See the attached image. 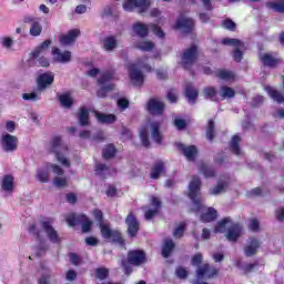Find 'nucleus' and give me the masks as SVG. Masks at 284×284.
I'll return each mask as SVG.
<instances>
[{
  "instance_id": "obj_1",
  "label": "nucleus",
  "mask_w": 284,
  "mask_h": 284,
  "mask_svg": "<svg viewBox=\"0 0 284 284\" xmlns=\"http://www.w3.org/2000/svg\"><path fill=\"white\" fill-rule=\"evenodd\" d=\"M93 216L98 222L101 235L105 241H111V243H116L122 247L125 245V239H123V233H121V231L119 230H112L110 227V224H105L103 220V211L94 209Z\"/></svg>"
},
{
  "instance_id": "obj_2",
  "label": "nucleus",
  "mask_w": 284,
  "mask_h": 284,
  "mask_svg": "<svg viewBox=\"0 0 284 284\" xmlns=\"http://www.w3.org/2000/svg\"><path fill=\"white\" fill-rule=\"evenodd\" d=\"M50 145V152L51 154L55 155L57 161H59L61 165H64V168H70V160L65 158V154H68L70 149L68 148V145L63 144V140L61 139V136H53Z\"/></svg>"
},
{
  "instance_id": "obj_3",
  "label": "nucleus",
  "mask_w": 284,
  "mask_h": 284,
  "mask_svg": "<svg viewBox=\"0 0 284 284\" xmlns=\"http://www.w3.org/2000/svg\"><path fill=\"white\" fill-rule=\"evenodd\" d=\"M201 178L194 175L189 184V199H191L195 206V212H203V197L201 196Z\"/></svg>"
},
{
  "instance_id": "obj_4",
  "label": "nucleus",
  "mask_w": 284,
  "mask_h": 284,
  "mask_svg": "<svg viewBox=\"0 0 284 284\" xmlns=\"http://www.w3.org/2000/svg\"><path fill=\"white\" fill-rule=\"evenodd\" d=\"M220 272L221 270L216 268L214 265L204 263L195 271L196 280L194 281V284H210L207 282H203V278H206L207 281L216 278Z\"/></svg>"
},
{
  "instance_id": "obj_5",
  "label": "nucleus",
  "mask_w": 284,
  "mask_h": 284,
  "mask_svg": "<svg viewBox=\"0 0 284 284\" xmlns=\"http://www.w3.org/2000/svg\"><path fill=\"white\" fill-rule=\"evenodd\" d=\"M196 61H199V47L192 44L183 51L181 55V65L183 70H192V67Z\"/></svg>"
},
{
  "instance_id": "obj_6",
  "label": "nucleus",
  "mask_w": 284,
  "mask_h": 284,
  "mask_svg": "<svg viewBox=\"0 0 284 284\" xmlns=\"http://www.w3.org/2000/svg\"><path fill=\"white\" fill-rule=\"evenodd\" d=\"M123 9L126 12H134L136 10L139 14L148 12L150 10V1L148 0H126L123 2Z\"/></svg>"
},
{
  "instance_id": "obj_7",
  "label": "nucleus",
  "mask_w": 284,
  "mask_h": 284,
  "mask_svg": "<svg viewBox=\"0 0 284 284\" xmlns=\"http://www.w3.org/2000/svg\"><path fill=\"white\" fill-rule=\"evenodd\" d=\"M125 225H126V234L130 239H136L139 234V230H141V223L134 212L130 211L125 217Z\"/></svg>"
},
{
  "instance_id": "obj_8",
  "label": "nucleus",
  "mask_w": 284,
  "mask_h": 284,
  "mask_svg": "<svg viewBox=\"0 0 284 284\" xmlns=\"http://www.w3.org/2000/svg\"><path fill=\"white\" fill-rule=\"evenodd\" d=\"M52 223H54V220L52 217H47L41 221V227L45 232L50 243H61L59 232L53 229Z\"/></svg>"
},
{
  "instance_id": "obj_9",
  "label": "nucleus",
  "mask_w": 284,
  "mask_h": 284,
  "mask_svg": "<svg viewBox=\"0 0 284 284\" xmlns=\"http://www.w3.org/2000/svg\"><path fill=\"white\" fill-rule=\"evenodd\" d=\"M23 23H27L28 26H30L29 34L31 37H41V32H43L41 18H37L34 16H24Z\"/></svg>"
},
{
  "instance_id": "obj_10",
  "label": "nucleus",
  "mask_w": 284,
  "mask_h": 284,
  "mask_svg": "<svg viewBox=\"0 0 284 284\" xmlns=\"http://www.w3.org/2000/svg\"><path fill=\"white\" fill-rule=\"evenodd\" d=\"M0 145L3 152H17L19 148V138L9 133L2 134Z\"/></svg>"
},
{
  "instance_id": "obj_11",
  "label": "nucleus",
  "mask_w": 284,
  "mask_h": 284,
  "mask_svg": "<svg viewBox=\"0 0 284 284\" xmlns=\"http://www.w3.org/2000/svg\"><path fill=\"white\" fill-rule=\"evenodd\" d=\"M146 111L152 116H163L165 112V103L159 101L156 98H151L146 103Z\"/></svg>"
},
{
  "instance_id": "obj_12",
  "label": "nucleus",
  "mask_w": 284,
  "mask_h": 284,
  "mask_svg": "<svg viewBox=\"0 0 284 284\" xmlns=\"http://www.w3.org/2000/svg\"><path fill=\"white\" fill-rule=\"evenodd\" d=\"M222 44L223 45H234V51H233V60L235 63H241L243 61V51H241V45H243V42L239 39L234 38H224L222 39Z\"/></svg>"
},
{
  "instance_id": "obj_13",
  "label": "nucleus",
  "mask_w": 284,
  "mask_h": 284,
  "mask_svg": "<svg viewBox=\"0 0 284 284\" xmlns=\"http://www.w3.org/2000/svg\"><path fill=\"white\" fill-rule=\"evenodd\" d=\"M37 88L39 92H43V90H48L52 83H54V73L52 71H47L40 74L36 79Z\"/></svg>"
},
{
  "instance_id": "obj_14",
  "label": "nucleus",
  "mask_w": 284,
  "mask_h": 284,
  "mask_svg": "<svg viewBox=\"0 0 284 284\" xmlns=\"http://www.w3.org/2000/svg\"><path fill=\"white\" fill-rule=\"evenodd\" d=\"M129 70V79L133 85H136L141 88L143 83H145V77L143 75V72L136 68L135 63H132L128 68Z\"/></svg>"
},
{
  "instance_id": "obj_15",
  "label": "nucleus",
  "mask_w": 284,
  "mask_h": 284,
  "mask_svg": "<svg viewBox=\"0 0 284 284\" xmlns=\"http://www.w3.org/2000/svg\"><path fill=\"white\" fill-rule=\"evenodd\" d=\"M174 30H183L184 34H192L194 32V20L180 16L174 24Z\"/></svg>"
},
{
  "instance_id": "obj_16",
  "label": "nucleus",
  "mask_w": 284,
  "mask_h": 284,
  "mask_svg": "<svg viewBox=\"0 0 284 284\" xmlns=\"http://www.w3.org/2000/svg\"><path fill=\"white\" fill-rule=\"evenodd\" d=\"M146 256L145 252L141 250H133L128 252V263L129 265H143L145 263Z\"/></svg>"
},
{
  "instance_id": "obj_17",
  "label": "nucleus",
  "mask_w": 284,
  "mask_h": 284,
  "mask_svg": "<svg viewBox=\"0 0 284 284\" xmlns=\"http://www.w3.org/2000/svg\"><path fill=\"white\" fill-rule=\"evenodd\" d=\"M260 61L264 68H276L283 63L282 58H275L272 53H263L260 55Z\"/></svg>"
},
{
  "instance_id": "obj_18",
  "label": "nucleus",
  "mask_w": 284,
  "mask_h": 284,
  "mask_svg": "<svg viewBox=\"0 0 284 284\" xmlns=\"http://www.w3.org/2000/svg\"><path fill=\"white\" fill-rule=\"evenodd\" d=\"M261 248V240L256 237H250L247 245L244 247V254L245 256H255V254L258 253V250Z\"/></svg>"
},
{
  "instance_id": "obj_19",
  "label": "nucleus",
  "mask_w": 284,
  "mask_h": 284,
  "mask_svg": "<svg viewBox=\"0 0 284 284\" xmlns=\"http://www.w3.org/2000/svg\"><path fill=\"white\" fill-rule=\"evenodd\" d=\"M178 148L183 152L187 161H196V156L199 155V149H196V145L185 146L183 143H179Z\"/></svg>"
},
{
  "instance_id": "obj_20",
  "label": "nucleus",
  "mask_w": 284,
  "mask_h": 284,
  "mask_svg": "<svg viewBox=\"0 0 284 284\" xmlns=\"http://www.w3.org/2000/svg\"><path fill=\"white\" fill-rule=\"evenodd\" d=\"M81 36V30L72 29L67 34H62L59 39L62 45H70V43H74L77 38Z\"/></svg>"
},
{
  "instance_id": "obj_21",
  "label": "nucleus",
  "mask_w": 284,
  "mask_h": 284,
  "mask_svg": "<svg viewBox=\"0 0 284 284\" xmlns=\"http://www.w3.org/2000/svg\"><path fill=\"white\" fill-rule=\"evenodd\" d=\"M52 54L58 63H70V61H72V52L70 51L61 52L59 48L54 47Z\"/></svg>"
},
{
  "instance_id": "obj_22",
  "label": "nucleus",
  "mask_w": 284,
  "mask_h": 284,
  "mask_svg": "<svg viewBox=\"0 0 284 284\" xmlns=\"http://www.w3.org/2000/svg\"><path fill=\"white\" fill-rule=\"evenodd\" d=\"M151 128V136L158 145L163 143V134L161 133V122L154 121L150 124Z\"/></svg>"
},
{
  "instance_id": "obj_23",
  "label": "nucleus",
  "mask_w": 284,
  "mask_h": 284,
  "mask_svg": "<svg viewBox=\"0 0 284 284\" xmlns=\"http://www.w3.org/2000/svg\"><path fill=\"white\" fill-rule=\"evenodd\" d=\"M241 232H243V227H241V224H233L227 230V233H226L227 241H231V243H236L241 237Z\"/></svg>"
},
{
  "instance_id": "obj_24",
  "label": "nucleus",
  "mask_w": 284,
  "mask_h": 284,
  "mask_svg": "<svg viewBox=\"0 0 284 284\" xmlns=\"http://www.w3.org/2000/svg\"><path fill=\"white\" fill-rule=\"evenodd\" d=\"M165 172V163L163 161H158L151 166L150 179L156 181L161 179V174Z\"/></svg>"
},
{
  "instance_id": "obj_25",
  "label": "nucleus",
  "mask_w": 284,
  "mask_h": 284,
  "mask_svg": "<svg viewBox=\"0 0 284 284\" xmlns=\"http://www.w3.org/2000/svg\"><path fill=\"white\" fill-rule=\"evenodd\" d=\"M50 45H52V40L50 39L44 40L40 45H38L31 52V55L33 57V59H39L41 54H45V52H48V48H50Z\"/></svg>"
},
{
  "instance_id": "obj_26",
  "label": "nucleus",
  "mask_w": 284,
  "mask_h": 284,
  "mask_svg": "<svg viewBox=\"0 0 284 284\" xmlns=\"http://www.w3.org/2000/svg\"><path fill=\"white\" fill-rule=\"evenodd\" d=\"M217 216L219 213L216 212V209L209 207L206 212L200 215V221H202V223H212V221H216Z\"/></svg>"
},
{
  "instance_id": "obj_27",
  "label": "nucleus",
  "mask_w": 284,
  "mask_h": 284,
  "mask_svg": "<svg viewBox=\"0 0 284 284\" xmlns=\"http://www.w3.org/2000/svg\"><path fill=\"white\" fill-rule=\"evenodd\" d=\"M265 6L268 8V10H273V12L284 14V0L267 1Z\"/></svg>"
},
{
  "instance_id": "obj_28",
  "label": "nucleus",
  "mask_w": 284,
  "mask_h": 284,
  "mask_svg": "<svg viewBox=\"0 0 284 284\" xmlns=\"http://www.w3.org/2000/svg\"><path fill=\"white\" fill-rule=\"evenodd\" d=\"M1 187L3 192H12L14 190V176L7 174L2 178Z\"/></svg>"
},
{
  "instance_id": "obj_29",
  "label": "nucleus",
  "mask_w": 284,
  "mask_h": 284,
  "mask_svg": "<svg viewBox=\"0 0 284 284\" xmlns=\"http://www.w3.org/2000/svg\"><path fill=\"white\" fill-rule=\"evenodd\" d=\"M205 99H209L210 101H213L215 103H219L221 101V98H219V91L214 87H206L203 90Z\"/></svg>"
},
{
  "instance_id": "obj_30",
  "label": "nucleus",
  "mask_w": 284,
  "mask_h": 284,
  "mask_svg": "<svg viewBox=\"0 0 284 284\" xmlns=\"http://www.w3.org/2000/svg\"><path fill=\"white\" fill-rule=\"evenodd\" d=\"M200 173L203 174L205 179H214V176H216V170L205 162L201 163Z\"/></svg>"
},
{
  "instance_id": "obj_31",
  "label": "nucleus",
  "mask_w": 284,
  "mask_h": 284,
  "mask_svg": "<svg viewBox=\"0 0 284 284\" xmlns=\"http://www.w3.org/2000/svg\"><path fill=\"white\" fill-rule=\"evenodd\" d=\"M78 119L82 128H85V125H90V111L87 108L81 106Z\"/></svg>"
},
{
  "instance_id": "obj_32",
  "label": "nucleus",
  "mask_w": 284,
  "mask_h": 284,
  "mask_svg": "<svg viewBox=\"0 0 284 284\" xmlns=\"http://www.w3.org/2000/svg\"><path fill=\"white\" fill-rule=\"evenodd\" d=\"M133 31L138 37H140V39H145V37L150 34V29H148V27L142 22L134 23Z\"/></svg>"
},
{
  "instance_id": "obj_33",
  "label": "nucleus",
  "mask_w": 284,
  "mask_h": 284,
  "mask_svg": "<svg viewBox=\"0 0 284 284\" xmlns=\"http://www.w3.org/2000/svg\"><path fill=\"white\" fill-rule=\"evenodd\" d=\"M216 124L215 122L210 119L206 126L205 136L210 143L214 142V139H216V131H215Z\"/></svg>"
},
{
  "instance_id": "obj_34",
  "label": "nucleus",
  "mask_w": 284,
  "mask_h": 284,
  "mask_svg": "<svg viewBox=\"0 0 284 284\" xmlns=\"http://www.w3.org/2000/svg\"><path fill=\"white\" fill-rule=\"evenodd\" d=\"M241 138L240 135H233L231 143H230V151L232 154H235V156H241Z\"/></svg>"
},
{
  "instance_id": "obj_35",
  "label": "nucleus",
  "mask_w": 284,
  "mask_h": 284,
  "mask_svg": "<svg viewBox=\"0 0 284 284\" xmlns=\"http://www.w3.org/2000/svg\"><path fill=\"white\" fill-rule=\"evenodd\" d=\"M174 247H176V244H174V241L166 240L162 246L163 258H170V256L172 255V252H174Z\"/></svg>"
},
{
  "instance_id": "obj_36",
  "label": "nucleus",
  "mask_w": 284,
  "mask_h": 284,
  "mask_svg": "<svg viewBox=\"0 0 284 284\" xmlns=\"http://www.w3.org/2000/svg\"><path fill=\"white\" fill-rule=\"evenodd\" d=\"M215 77L222 81H234L235 79L234 72L226 69H219L215 71Z\"/></svg>"
},
{
  "instance_id": "obj_37",
  "label": "nucleus",
  "mask_w": 284,
  "mask_h": 284,
  "mask_svg": "<svg viewBox=\"0 0 284 284\" xmlns=\"http://www.w3.org/2000/svg\"><path fill=\"white\" fill-rule=\"evenodd\" d=\"M220 101H223L225 99H234V97H236V91H234V89H232L231 87L222 85L220 88Z\"/></svg>"
},
{
  "instance_id": "obj_38",
  "label": "nucleus",
  "mask_w": 284,
  "mask_h": 284,
  "mask_svg": "<svg viewBox=\"0 0 284 284\" xmlns=\"http://www.w3.org/2000/svg\"><path fill=\"white\" fill-rule=\"evenodd\" d=\"M59 101L60 105H62V108H65L67 110H70V108L74 105V100L72 99V97H70L69 92L60 94Z\"/></svg>"
},
{
  "instance_id": "obj_39",
  "label": "nucleus",
  "mask_w": 284,
  "mask_h": 284,
  "mask_svg": "<svg viewBox=\"0 0 284 284\" xmlns=\"http://www.w3.org/2000/svg\"><path fill=\"white\" fill-rule=\"evenodd\" d=\"M118 45L116 37L114 36H108L103 40V48L106 52H112V50H115Z\"/></svg>"
},
{
  "instance_id": "obj_40",
  "label": "nucleus",
  "mask_w": 284,
  "mask_h": 284,
  "mask_svg": "<svg viewBox=\"0 0 284 284\" xmlns=\"http://www.w3.org/2000/svg\"><path fill=\"white\" fill-rule=\"evenodd\" d=\"M79 223L82 225L83 234H88L92 230V221L85 214H80Z\"/></svg>"
},
{
  "instance_id": "obj_41",
  "label": "nucleus",
  "mask_w": 284,
  "mask_h": 284,
  "mask_svg": "<svg viewBox=\"0 0 284 284\" xmlns=\"http://www.w3.org/2000/svg\"><path fill=\"white\" fill-rule=\"evenodd\" d=\"M95 116H97L99 123H106L108 125H110V123H114L116 121V115H114V114H104V113L97 112Z\"/></svg>"
},
{
  "instance_id": "obj_42",
  "label": "nucleus",
  "mask_w": 284,
  "mask_h": 284,
  "mask_svg": "<svg viewBox=\"0 0 284 284\" xmlns=\"http://www.w3.org/2000/svg\"><path fill=\"white\" fill-rule=\"evenodd\" d=\"M226 187H227V182L219 181L214 187L209 190V194H211V196H219V194H223V192H225Z\"/></svg>"
},
{
  "instance_id": "obj_43",
  "label": "nucleus",
  "mask_w": 284,
  "mask_h": 284,
  "mask_svg": "<svg viewBox=\"0 0 284 284\" xmlns=\"http://www.w3.org/2000/svg\"><path fill=\"white\" fill-rule=\"evenodd\" d=\"M185 97L189 101H191L192 103H194V101H196V99H199V90H196L194 87H192L191 84H187L185 87Z\"/></svg>"
},
{
  "instance_id": "obj_44",
  "label": "nucleus",
  "mask_w": 284,
  "mask_h": 284,
  "mask_svg": "<svg viewBox=\"0 0 284 284\" xmlns=\"http://www.w3.org/2000/svg\"><path fill=\"white\" fill-rule=\"evenodd\" d=\"M102 156L103 159H106V160L114 159V156H116V146H114V144H108L102 150Z\"/></svg>"
},
{
  "instance_id": "obj_45",
  "label": "nucleus",
  "mask_w": 284,
  "mask_h": 284,
  "mask_svg": "<svg viewBox=\"0 0 284 284\" xmlns=\"http://www.w3.org/2000/svg\"><path fill=\"white\" fill-rule=\"evenodd\" d=\"M114 80V70L105 71L102 75L98 79V85H105V83H110V81Z\"/></svg>"
},
{
  "instance_id": "obj_46",
  "label": "nucleus",
  "mask_w": 284,
  "mask_h": 284,
  "mask_svg": "<svg viewBox=\"0 0 284 284\" xmlns=\"http://www.w3.org/2000/svg\"><path fill=\"white\" fill-rule=\"evenodd\" d=\"M266 91L270 94V97L273 98L274 101H276L277 103H284V95H283V93H281L280 91H276L272 87H267Z\"/></svg>"
},
{
  "instance_id": "obj_47",
  "label": "nucleus",
  "mask_w": 284,
  "mask_h": 284,
  "mask_svg": "<svg viewBox=\"0 0 284 284\" xmlns=\"http://www.w3.org/2000/svg\"><path fill=\"white\" fill-rule=\"evenodd\" d=\"M140 140L143 148H150V135L148 134V126H142L140 130Z\"/></svg>"
},
{
  "instance_id": "obj_48",
  "label": "nucleus",
  "mask_w": 284,
  "mask_h": 284,
  "mask_svg": "<svg viewBox=\"0 0 284 284\" xmlns=\"http://www.w3.org/2000/svg\"><path fill=\"white\" fill-rule=\"evenodd\" d=\"M185 230H187V224L185 222H181L173 231L174 239H183Z\"/></svg>"
},
{
  "instance_id": "obj_49",
  "label": "nucleus",
  "mask_w": 284,
  "mask_h": 284,
  "mask_svg": "<svg viewBox=\"0 0 284 284\" xmlns=\"http://www.w3.org/2000/svg\"><path fill=\"white\" fill-rule=\"evenodd\" d=\"M230 217H224L222 221L217 222L214 227L215 234H223L227 230V223H230Z\"/></svg>"
},
{
  "instance_id": "obj_50",
  "label": "nucleus",
  "mask_w": 284,
  "mask_h": 284,
  "mask_svg": "<svg viewBox=\"0 0 284 284\" xmlns=\"http://www.w3.org/2000/svg\"><path fill=\"white\" fill-rule=\"evenodd\" d=\"M114 90V83H110L108 85L102 87L100 90L97 92V97L99 99H105L108 97V92H112Z\"/></svg>"
},
{
  "instance_id": "obj_51",
  "label": "nucleus",
  "mask_w": 284,
  "mask_h": 284,
  "mask_svg": "<svg viewBox=\"0 0 284 284\" xmlns=\"http://www.w3.org/2000/svg\"><path fill=\"white\" fill-rule=\"evenodd\" d=\"M95 276L97 278H99V281H105L110 277V270H108L106 267H98L95 270Z\"/></svg>"
},
{
  "instance_id": "obj_52",
  "label": "nucleus",
  "mask_w": 284,
  "mask_h": 284,
  "mask_svg": "<svg viewBox=\"0 0 284 284\" xmlns=\"http://www.w3.org/2000/svg\"><path fill=\"white\" fill-rule=\"evenodd\" d=\"M136 48L138 50H142V52H152V50H154V44L153 42L144 41L138 43Z\"/></svg>"
},
{
  "instance_id": "obj_53",
  "label": "nucleus",
  "mask_w": 284,
  "mask_h": 284,
  "mask_svg": "<svg viewBox=\"0 0 284 284\" xmlns=\"http://www.w3.org/2000/svg\"><path fill=\"white\" fill-rule=\"evenodd\" d=\"M81 217V214L72 213L67 217V223L70 227H75V225H80L79 219Z\"/></svg>"
},
{
  "instance_id": "obj_54",
  "label": "nucleus",
  "mask_w": 284,
  "mask_h": 284,
  "mask_svg": "<svg viewBox=\"0 0 284 284\" xmlns=\"http://www.w3.org/2000/svg\"><path fill=\"white\" fill-rule=\"evenodd\" d=\"M149 28H151L155 37H159V39H165V32H163V29H161L159 24L151 23Z\"/></svg>"
},
{
  "instance_id": "obj_55",
  "label": "nucleus",
  "mask_w": 284,
  "mask_h": 284,
  "mask_svg": "<svg viewBox=\"0 0 284 284\" xmlns=\"http://www.w3.org/2000/svg\"><path fill=\"white\" fill-rule=\"evenodd\" d=\"M37 179L40 183H48L50 181V174H48V171L38 170Z\"/></svg>"
},
{
  "instance_id": "obj_56",
  "label": "nucleus",
  "mask_w": 284,
  "mask_h": 284,
  "mask_svg": "<svg viewBox=\"0 0 284 284\" xmlns=\"http://www.w3.org/2000/svg\"><path fill=\"white\" fill-rule=\"evenodd\" d=\"M173 125L179 130V132H183V130L187 128V122L184 119L176 118Z\"/></svg>"
},
{
  "instance_id": "obj_57",
  "label": "nucleus",
  "mask_w": 284,
  "mask_h": 284,
  "mask_svg": "<svg viewBox=\"0 0 284 284\" xmlns=\"http://www.w3.org/2000/svg\"><path fill=\"white\" fill-rule=\"evenodd\" d=\"M103 172H110V166H108L104 163H97L95 164V174L98 176H101V174H103Z\"/></svg>"
},
{
  "instance_id": "obj_58",
  "label": "nucleus",
  "mask_w": 284,
  "mask_h": 284,
  "mask_svg": "<svg viewBox=\"0 0 284 284\" xmlns=\"http://www.w3.org/2000/svg\"><path fill=\"white\" fill-rule=\"evenodd\" d=\"M192 265H194L195 267H202L203 264L201 265V263H203V254L201 253H196L195 255L192 256L191 260Z\"/></svg>"
},
{
  "instance_id": "obj_59",
  "label": "nucleus",
  "mask_w": 284,
  "mask_h": 284,
  "mask_svg": "<svg viewBox=\"0 0 284 284\" xmlns=\"http://www.w3.org/2000/svg\"><path fill=\"white\" fill-rule=\"evenodd\" d=\"M53 185H55V187H68V179L55 176L53 179Z\"/></svg>"
},
{
  "instance_id": "obj_60",
  "label": "nucleus",
  "mask_w": 284,
  "mask_h": 284,
  "mask_svg": "<svg viewBox=\"0 0 284 284\" xmlns=\"http://www.w3.org/2000/svg\"><path fill=\"white\" fill-rule=\"evenodd\" d=\"M69 258H70V263L72 264V265H75V266H78L80 263H82V258H81V256H79V254H77V253H73V252H71V253H69Z\"/></svg>"
},
{
  "instance_id": "obj_61",
  "label": "nucleus",
  "mask_w": 284,
  "mask_h": 284,
  "mask_svg": "<svg viewBox=\"0 0 284 284\" xmlns=\"http://www.w3.org/2000/svg\"><path fill=\"white\" fill-rule=\"evenodd\" d=\"M223 26L226 30H230L231 32H234V30H236V22H233L230 18H226L223 21Z\"/></svg>"
},
{
  "instance_id": "obj_62",
  "label": "nucleus",
  "mask_w": 284,
  "mask_h": 284,
  "mask_svg": "<svg viewBox=\"0 0 284 284\" xmlns=\"http://www.w3.org/2000/svg\"><path fill=\"white\" fill-rule=\"evenodd\" d=\"M256 267H258V262L248 263L243 266V273L251 274V272H254V270H256Z\"/></svg>"
},
{
  "instance_id": "obj_63",
  "label": "nucleus",
  "mask_w": 284,
  "mask_h": 284,
  "mask_svg": "<svg viewBox=\"0 0 284 284\" xmlns=\"http://www.w3.org/2000/svg\"><path fill=\"white\" fill-rule=\"evenodd\" d=\"M161 211H158V209H149L148 211H145L144 213V219L146 221H152V219L154 216H156Z\"/></svg>"
},
{
  "instance_id": "obj_64",
  "label": "nucleus",
  "mask_w": 284,
  "mask_h": 284,
  "mask_svg": "<svg viewBox=\"0 0 284 284\" xmlns=\"http://www.w3.org/2000/svg\"><path fill=\"white\" fill-rule=\"evenodd\" d=\"M175 274H176L178 278L184 280L187 277V270H185V267H183V266H179L175 270Z\"/></svg>"
}]
</instances>
